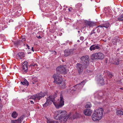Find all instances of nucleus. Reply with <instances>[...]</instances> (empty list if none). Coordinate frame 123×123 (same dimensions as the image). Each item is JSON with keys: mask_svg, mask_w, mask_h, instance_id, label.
Listing matches in <instances>:
<instances>
[{"mask_svg": "<svg viewBox=\"0 0 123 123\" xmlns=\"http://www.w3.org/2000/svg\"><path fill=\"white\" fill-rule=\"evenodd\" d=\"M95 35L96 37H97L98 36L97 34H95Z\"/></svg>", "mask_w": 123, "mask_h": 123, "instance_id": "nucleus-55", "label": "nucleus"}, {"mask_svg": "<svg viewBox=\"0 0 123 123\" xmlns=\"http://www.w3.org/2000/svg\"><path fill=\"white\" fill-rule=\"evenodd\" d=\"M32 83L33 84H37V79L36 78H33L32 79Z\"/></svg>", "mask_w": 123, "mask_h": 123, "instance_id": "nucleus-26", "label": "nucleus"}, {"mask_svg": "<svg viewBox=\"0 0 123 123\" xmlns=\"http://www.w3.org/2000/svg\"><path fill=\"white\" fill-rule=\"evenodd\" d=\"M81 63L84 68H86L89 63V57L87 55L82 56L80 58Z\"/></svg>", "mask_w": 123, "mask_h": 123, "instance_id": "nucleus-3", "label": "nucleus"}, {"mask_svg": "<svg viewBox=\"0 0 123 123\" xmlns=\"http://www.w3.org/2000/svg\"><path fill=\"white\" fill-rule=\"evenodd\" d=\"M35 98H37L38 100H40V97L39 96V93H37L34 95Z\"/></svg>", "mask_w": 123, "mask_h": 123, "instance_id": "nucleus-30", "label": "nucleus"}, {"mask_svg": "<svg viewBox=\"0 0 123 123\" xmlns=\"http://www.w3.org/2000/svg\"><path fill=\"white\" fill-rule=\"evenodd\" d=\"M110 24L108 23H106L105 24H104L101 25L99 26H98L96 28L101 27L103 28V27H105L106 28H107L109 27V26Z\"/></svg>", "mask_w": 123, "mask_h": 123, "instance_id": "nucleus-18", "label": "nucleus"}, {"mask_svg": "<svg viewBox=\"0 0 123 123\" xmlns=\"http://www.w3.org/2000/svg\"><path fill=\"white\" fill-rule=\"evenodd\" d=\"M86 80H84L83 81H82L79 84L77 85L76 86H77V87H78V86H80L82 87L86 82Z\"/></svg>", "mask_w": 123, "mask_h": 123, "instance_id": "nucleus-21", "label": "nucleus"}, {"mask_svg": "<svg viewBox=\"0 0 123 123\" xmlns=\"http://www.w3.org/2000/svg\"><path fill=\"white\" fill-rule=\"evenodd\" d=\"M1 67L3 69H6V67L4 65H1Z\"/></svg>", "mask_w": 123, "mask_h": 123, "instance_id": "nucleus-40", "label": "nucleus"}, {"mask_svg": "<svg viewBox=\"0 0 123 123\" xmlns=\"http://www.w3.org/2000/svg\"><path fill=\"white\" fill-rule=\"evenodd\" d=\"M49 104L48 102H46L43 105V106L44 107H46L49 105Z\"/></svg>", "mask_w": 123, "mask_h": 123, "instance_id": "nucleus-34", "label": "nucleus"}, {"mask_svg": "<svg viewBox=\"0 0 123 123\" xmlns=\"http://www.w3.org/2000/svg\"><path fill=\"white\" fill-rule=\"evenodd\" d=\"M17 58L18 59H22L25 56V54L23 52H19L16 55Z\"/></svg>", "mask_w": 123, "mask_h": 123, "instance_id": "nucleus-14", "label": "nucleus"}, {"mask_svg": "<svg viewBox=\"0 0 123 123\" xmlns=\"http://www.w3.org/2000/svg\"><path fill=\"white\" fill-rule=\"evenodd\" d=\"M77 42H80V41L79 40H78L77 41Z\"/></svg>", "mask_w": 123, "mask_h": 123, "instance_id": "nucleus-56", "label": "nucleus"}, {"mask_svg": "<svg viewBox=\"0 0 123 123\" xmlns=\"http://www.w3.org/2000/svg\"><path fill=\"white\" fill-rule=\"evenodd\" d=\"M98 28V29L97 30V31L99 33V32H100V31L101 29L102 28V27H99Z\"/></svg>", "mask_w": 123, "mask_h": 123, "instance_id": "nucleus-37", "label": "nucleus"}, {"mask_svg": "<svg viewBox=\"0 0 123 123\" xmlns=\"http://www.w3.org/2000/svg\"><path fill=\"white\" fill-rule=\"evenodd\" d=\"M33 47H32V48L31 50L33 51V52H34V50L33 49Z\"/></svg>", "mask_w": 123, "mask_h": 123, "instance_id": "nucleus-50", "label": "nucleus"}, {"mask_svg": "<svg viewBox=\"0 0 123 123\" xmlns=\"http://www.w3.org/2000/svg\"><path fill=\"white\" fill-rule=\"evenodd\" d=\"M102 93V92H100L99 93V96L100 97H101L102 96V95L101 94Z\"/></svg>", "mask_w": 123, "mask_h": 123, "instance_id": "nucleus-45", "label": "nucleus"}, {"mask_svg": "<svg viewBox=\"0 0 123 123\" xmlns=\"http://www.w3.org/2000/svg\"><path fill=\"white\" fill-rule=\"evenodd\" d=\"M26 45L27 46V48L28 49H30V47L28 45V44H26Z\"/></svg>", "mask_w": 123, "mask_h": 123, "instance_id": "nucleus-44", "label": "nucleus"}, {"mask_svg": "<svg viewBox=\"0 0 123 123\" xmlns=\"http://www.w3.org/2000/svg\"><path fill=\"white\" fill-rule=\"evenodd\" d=\"M27 63V61H25L23 63V66L22 67L23 69L26 72H27L28 69L27 65L26 64Z\"/></svg>", "mask_w": 123, "mask_h": 123, "instance_id": "nucleus-15", "label": "nucleus"}, {"mask_svg": "<svg viewBox=\"0 0 123 123\" xmlns=\"http://www.w3.org/2000/svg\"><path fill=\"white\" fill-rule=\"evenodd\" d=\"M76 69L78 71L79 73L82 72L83 68H84V67L82 64L79 63H77L76 65Z\"/></svg>", "mask_w": 123, "mask_h": 123, "instance_id": "nucleus-9", "label": "nucleus"}, {"mask_svg": "<svg viewBox=\"0 0 123 123\" xmlns=\"http://www.w3.org/2000/svg\"><path fill=\"white\" fill-rule=\"evenodd\" d=\"M84 37L81 36V37L80 38V40H81L82 41H83L84 40Z\"/></svg>", "mask_w": 123, "mask_h": 123, "instance_id": "nucleus-41", "label": "nucleus"}, {"mask_svg": "<svg viewBox=\"0 0 123 123\" xmlns=\"http://www.w3.org/2000/svg\"><path fill=\"white\" fill-rule=\"evenodd\" d=\"M104 57V55L102 53L99 52L93 54L91 56V59L94 60L98 58L99 59L102 60Z\"/></svg>", "mask_w": 123, "mask_h": 123, "instance_id": "nucleus-6", "label": "nucleus"}, {"mask_svg": "<svg viewBox=\"0 0 123 123\" xmlns=\"http://www.w3.org/2000/svg\"><path fill=\"white\" fill-rule=\"evenodd\" d=\"M56 97V95H55L49 96V97L47 98V102H48L49 103H51L52 102H53L54 104V103L55 101V98Z\"/></svg>", "mask_w": 123, "mask_h": 123, "instance_id": "nucleus-8", "label": "nucleus"}, {"mask_svg": "<svg viewBox=\"0 0 123 123\" xmlns=\"http://www.w3.org/2000/svg\"><path fill=\"white\" fill-rule=\"evenodd\" d=\"M25 117V116L24 115H22L17 120L12 121L11 123H21Z\"/></svg>", "mask_w": 123, "mask_h": 123, "instance_id": "nucleus-11", "label": "nucleus"}, {"mask_svg": "<svg viewBox=\"0 0 123 123\" xmlns=\"http://www.w3.org/2000/svg\"><path fill=\"white\" fill-rule=\"evenodd\" d=\"M98 84L101 85H102L105 84L104 80L102 76H100L98 78Z\"/></svg>", "mask_w": 123, "mask_h": 123, "instance_id": "nucleus-16", "label": "nucleus"}, {"mask_svg": "<svg viewBox=\"0 0 123 123\" xmlns=\"http://www.w3.org/2000/svg\"><path fill=\"white\" fill-rule=\"evenodd\" d=\"M122 49L121 48H119L117 50L118 51H119V50H120V49Z\"/></svg>", "mask_w": 123, "mask_h": 123, "instance_id": "nucleus-51", "label": "nucleus"}, {"mask_svg": "<svg viewBox=\"0 0 123 123\" xmlns=\"http://www.w3.org/2000/svg\"><path fill=\"white\" fill-rule=\"evenodd\" d=\"M121 62V61L119 59L117 58L115 59L113 63L114 64L118 65Z\"/></svg>", "mask_w": 123, "mask_h": 123, "instance_id": "nucleus-19", "label": "nucleus"}, {"mask_svg": "<svg viewBox=\"0 0 123 123\" xmlns=\"http://www.w3.org/2000/svg\"><path fill=\"white\" fill-rule=\"evenodd\" d=\"M117 114L118 115H123V110H117Z\"/></svg>", "mask_w": 123, "mask_h": 123, "instance_id": "nucleus-25", "label": "nucleus"}, {"mask_svg": "<svg viewBox=\"0 0 123 123\" xmlns=\"http://www.w3.org/2000/svg\"><path fill=\"white\" fill-rule=\"evenodd\" d=\"M122 74H123V69L122 70Z\"/></svg>", "mask_w": 123, "mask_h": 123, "instance_id": "nucleus-53", "label": "nucleus"}, {"mask_svg": "<svg viewBox=\"0 0 123 123\" xmlns=\"http://www.w3.org/2000/svg\"><path fill=\"white\" fill-rule=\"evenodd\" d=\"M22 42H23V41H25V38H22Z\"/></svg>", "mask_w": 123, "mask_h": 123, "instance_id": "nucleus-46", "label": "nucleus"}, {"mask_svg": "<svg viewBox=\"0 0 123 123\" xmlns=\"http://www.w3.org/2000/svg\"><path fill=\"white\" fill-rule=\"evenodd\" d=\"M31 53V52L29 53H28V54H29V53Z\"/></svg>", "mask_w": 123, "mask_h": 123, "instance_id": "nucleus-60", "label": "nucleus"}, {"mask_svg": "<svg viewBox=\"0 0 123 123\" xmlns=\"http://www.w3.org/2000/svg\"><path fill=\"white\" fill-rule=\"evenodd\" d=\"M72 8H68V10L69 11H70V12L71 11V10L70 9H72Z\"/></svg>", "mask_w": 123, "mask_h": 123, "instance_id": "nucleus-49", "label": "nucleus"}, {"mask_svg": "<svg viewBox=\"0 0 123 123\" xmlns=\"http://www.w3.org/2000/svg\"><path fill=\"white\" fill-rule=\"evenodd\" d=\"M76 86V85L75 86H74L73 87H72L71 89H70V91H74L76 90V88L77 86Z\"/></svg>", "mask_w": 123, "mask_h": 123, "instance_id": "nucleus-31", "label": "nucleus"}, {"mask_svg": "<svg viewBox=\"0 0 123 123\" xmlns=\"http://www.w3.org/2000/svg\"><path fill=\"white\" fill-rule=\"evenodd\" d=\"M56 74H60L63 73L65 74L66 73V71L65 68L64 66L61 65L57 67L56 68Z\"/></svg>", "mask_w": 123, "mask_h": 123, "instance_id": "nucleus-7", "label": "nucleus"}, {"mask_svg": "<svg viewBox=\"0 0 123 123\" xmlns=\"http://www.w3.org/2000/svg\"><path fill=\"white\" fill-rule=\"evenodd\" d=\"M103 110L101 108L95 111L92 116L93 120L96 121L101 119L103 116Z\"/></svg>", "mask_w": 123, "mask_h": 123, "instance_id": "nucleus-2", "label": "nucleus"}, {"mask_svg": "<svg viewBox=\"0 0 123 123\" xmlns=\"http://www.w3.org/2000/svg\"><path fill=\"white\" fill-rule=\"evenodd\" d=\"M119 91L120 92H123V90H122L121 91L120 90H119Z\"/></svg>", "mask_w": 123, "mask_h": 123, "instance_id": "nucleus-54", "label": "nucleus"}, {"mask_svg": "<svg viewBox=\"0 0 123 123\" xmlns=\"http://www.w3.org/2000/svg\"><path fill=\"white\" fill-rule=\"evenodd\" d=\"M36 65L37 66V65H35V64H34L33 63L31 65V66H32L34 67Z\"/></svg>", "mask_w": 123, "mask_h": 123, "instance_id": "nucleus-43", "label": "nucleus"}, {"mask_svg": "<svg viewBox=\"0 0 123 123\" xmlns=\"http://www.w3.org/2000/svg\"><path fill=\"white\" fill-rule=\"evenodd\" d=\"M68 50L69 51V52L70 55H71L75 53L76 51V49H74Z\"/></svg>", "mask_w": 123, "mask_h": 123, "instance_id": "nucleus-20", "label": "nucleus"}, {"mask_svg": "<svg viewBox=\"0 0 123 123\" xmlns=\"http://www.w3.org/2000/svg\"><path fill=\"white\" fill-rule=\"evenodd\" d=\"M54 80V82L56 84H60L63 81L62 76L60 74H55L53 75Z\"/></svg>", "mask_w": 123, "mask_h": 123, "instance_id": "nucleus-5", "label": "nucleus"}, {"mask_svg": "<svg viewBox=\"0 0 123 123\" xmlns=\"http://www.w3.org/2000/svg\"><path fill=\"white\" fill-rule=\"evenodd\" d=\"M108 76L109 78H111L113 76V75L111 74L110 73L108 74Z\"/></svg>", "mask_w": 123, "mask_h": 123, "instance_id": "nucleus-36", "label": "nucleus"}, {"mask_svg": "<svg viewBox=\"0 0 123 123\" xmlns=\"http://www.w3.org/2000/svg\"><path fill=\"white\" fill-rule=\"evenodd\" d=\"M63 44H64V45H66V43H63Z\"/></svg>", "mask_w": 123, "mask_h": 123, "instance_id": "nucleus-58", "label": "nucleus"}, {"mask_svg": "<svg viewBox=\"0 0 123 123\" xmlns=\"http://www.w3.org/2000/svg\"><path fill=\"white\" fill-rule=\"evenodd\" d=\"M30 102H31V104H34V102H33V101H32V100L30 101Z\"/></svg>", "mask_w": 123, "mask_h": 123, "instance_id": "nucleus-48", "label": "nucleus"}, {"mask_svg": "<svg viewBox=\"0 0 123 123\" xmlns=\"http://www.w3.org/2000/svg\"><path fill=\"white\" fill-rule=\"evenodd\" d=\"M92 111L89 109H86L84 110V113L85 115L88 116H91L92 113Z\"/></svg>", "mask_w": 123, "mask_h": 123, "instance_id": "nucleus-13", "label": "nucleus"}, {"mask_svg": "<svg viewBox=\"0 0 123 123\" xmlns=\"http://www.w3.org/2000/svg\"><path fill=\"white\" fill-rule=\"evenodd\" d=\"M47 122L48 123H54L53 121H52L50 119H47Z\"/></svg>", "mask_w": 123, "mask_h": 123, "instance_id": "nucleus-35", "label": "nucleus"}, {"mask_svg": "<svg viewBox=\"0 0 123 123\" xmlns=\"http://www.w3.org/2000/svg\"><path fill=\"white\" fill-rule=\"evenodd\" d=\"M64 53L65 56H67L70 55L68 50H65L64 51Z\"/></svg>", "mask_w": 123, "mask_h": 123, "instance_id": "nucleus-28", "label": "nucleus"}, {"mask_svg": "<svg viewBox=\"0 0 123 123\" xmlns=\"http://www.w3.org/2000/svg\"><path fill=\"white\" fill-rule=\"evenodd\" d=\"M39 96L40 97V98L42 97H44L47 94V93L46 92H40L39 93Z\"/></svg>", "mask_w": 123, "mask_h": 123, "instance_id": "nucleus-22", "label": "nucleus"}, {"mask_svg": "<svg viewBox=\"0 0 123 123\" xmlns=\"http://www.w3.org/2000/svg\"><path fill=\"white\" fill-rule=\"evenodd\" d=\"M21 83L24 85H25L28 86L29 85V83L27 80L25 79L23 82H21Z\"/></svg>", "mask_w": 123, "mask_h": 123, "instance_id": "nucleus-24", "label": "nucleus"}, {"mask_svg": "<svg viewBox=\"0 0 123 123\" xmlns=\"http://www.w3.org/2000/svg\"><path fill=\"white\" fill-rule=\"evenodd\" d=\"M78 32H80V31H78Z\"/></svg>", "mask_w": 123, "mask_h": 123, "instance_id": "nucleus-59", "label": "nucleus"}, {"mask_svg": "<svg viewBox=\"0 0 123 123\" xmlns=\"http://www.w3.org/2000/svg\"><path fill=\"white\" fill-rule=\"evenodd\" d=\"M35 98V97L34 96V95L33 96H32L31 97L30 99H33L34 100H35V99H36V98Z\"/></svg>", "mask_w": 123, "mask_h": 123, "instance_id": "nucleus-39", "label": "nucleus"}, {"mask_svg": "<svg viewBox=\"0 0 123 123\" xmlns=\"http://www.w3.org/2000/svg\"><path fill=\"white\" fill-rule=\"evenodd\" d=\"M37 37L38 38L40 39L41 38V37H40V36H39L38 37L37 36Z\"/></svg>", "mask_w": 123, "mask_h": 123, "instance_id": "nucleus-47", "label": "nucleus"}, {"mask_svg": "<svg viewBox=\"0 0 123 123\" xmlns=\"http://www.w3.org/2000/svg\"><path fill=\"white\" fill-rule=\"evenodd\" d=\"M60 88L62 89H65L66 87V84L65 82H62V83L60 84H58Z\"/></svg>", "mask_w": 123, "mask_h": 123, "instance_id": "nucleus-17", "label": "nucleus"}, {"mask_svg": "<svg viewBox=\"0 0 123 123\" xmlns=\"http://www.w3.org/2000/svg\"><path fill=\"white\" fill-rule=\"evenodd\" d=\"M94 30H93L91 32V33H90V35H91L93 33H95V32H94Z\"/></svg>", "mask_w": 123, "mask_h": 123, "instance_id": "nucleus-42", "label": "nucleus"}, {"mask_svg": "<svg viewBox=\"0 0 123 123\" xmlns=\"http://www.w3.org/2000/svg\"><path fill=\"white\" fill-rule=\"evenodd\" d=\"M67 112L66 111L59 110L57 111L55 115V117L57 120H59L62 123H63L66 122L69 116L67 115Z\"/></svg>", "mask_w": 123, "mask_h": 123, "instance_id": "nucleus-1", "label": "nucleus"}, {"mask_svg": "<svg viewBox=\"0 0 123 123\" xmlns=\"http://www.w3.org/2000/svg\"><path fill=\"white\" fill-rule=\"evenodd\" d=\"M82 5L81 3H79L76 5V7L77 8H79Z\"/></svg>", "mask_w": 123, "mask_h": 123, "instance_id": "nucleus-33", "label": "nucleus"}, {"mask_svg": "<svg viewBox=\"0 0 123 123\" xmlns=\"http://www.w3.org/2000/svg\"><path fill=\"white\" fill-rule=\"evenodd\" d=\"M84 24L88 25L90 27L94 26L95 25L94 22L87 20H85L84 21Z\"/></svg>", "mask_w": 123, "mask_h": 123, "instance_id": "nucleus-12", "label": "nucleus"}, {"mask_svg": "<svg viewBox=\"0 0 123 123\" xmlns=\"http://www.w3.org/2000/svg\"><path fill=\"white\" fill-rule=\"evenodd\" d=\"M1 100V99H0V100Z\"/></svg>", "mask_w": 123, "mask_h": 123, "instance_id": "nucleus-61", "label": "nucleus"}, {"mask_svg": "<svg viewBox=\"0 0 123 123\" xmlns=\"http://www.w3.org/2000/svg\"><path fill=\"white\" fill-rule=\"evenodd\" d=\"M119 89L123 90V87L121 88L120 89Z\"/></svg>", "mask_w": 123, "mask_h": 123, "instance_id": "nucleus-52", "label": "nucleus"}, {"mask_svg": "<svg viewBox=\"0 0 123 123\" xmlns=\"http://www.w3.org/2000/svg\"><path fill=\"white\" fill-rule=\"evenodd\" d=\"M52 54H53V55H55L56 54V52L55 51H51Z\"/></svg>", "mask_w": 123, "mask_h": 123, "instance_id": "nucleus-38", "label": "nucleus"}, {"mask_svg": "<svg viewBox=\"0 0 123 123\" xmlns=\"http://www.w3.org/2000/svg\"><path fill=\"white\" fill-rule=\"evenodd\" d=\"M18 116V114L16 111L13 112L12 114V117L13 118H16Z\"/></svg>", "mask_w": 123, "mask_h": 123, "instance_id": "nucleus-23", "label": "nucleus"}, {"mask_svg": "<svg viewBox=\"0 0 123 123\" xmlns=\"http://www.w3.org/2000/svg\"><path fill=\"white\" fill-rule=\"evenodd\" d=\"M117 19L119 21H123V14L121 15L118 17Z\"/></svg>", "mask_w": 123, "mask_h": 123, "instance_id": "nucleus-27", "label": "nucleus"}, {"mask_svg": "<svg viewBox=\"0 0 123 123\" xmlns=\"http://www.w3.org/2000/svg\"><path fill=\"white\" fill-rule=\"evenodd\" d=\"M57 109L61 108L64 105L63 96L61 94L60 95V99L59 101H56L54 103V104Z\"/></svg>", "mask_w": 123, "mask_h": 123, "instance_id": "nucleus-4", "label": "nucleus"}, {"mask_svg": "<svg viewBox=\"0 0 123 123\" xmlns=\"http://www.w3.org/2000/svg\"><path fill=\"white\" fill-rule=\"evenodd\" d=\"M21 42L22 43V40H19L17 42H15V45H18L19 44H20Z\"/></svg>", "mask_w": 123, "mask_h": 123, "instance_id": "nucleus-32", "label": "nucleus"}, {"mask_svg": "<svg viewBox=\"0 0 123 123\" xmlns=\"http://www.w3.org/2000/svg\"><path fill=\"white\" fill-rule=\"evenodd\" d=\"M100 49V47L98 45L94 44L92 45L90 47L89 49L91 51L96 50H99Z\"/></svg>", "mask_w": 123, "mask_h": 123, "instance_id": "nucleus-10", "label": "nucleus"}, {"mask_svg": "<svg viewBox=\"0 0 123 123\" xmlns=\"http://www.w3.org/2000/svg\"><path fill=\"white\" fill-rule=\"evenodd\" d=\"M123 51H122L121 50L120 51V52H123Z\"/></svg>", "mask_w": 123, "mask_h": 123, "instance_id": "nucleus-57", "label": "nucleus"}, {"mask_svg": "<svg viewBox=\"0 0 123 123\" xmlns=\"http://www.w3.org/2000/svg\"><path fill=\"white\" fill-rule=\"evenodd\" d=\"M92 106V105L90 102L87 103L85 106L86 108H90Z\"/></svg>", "mask_w": 123, "mask_h": 123, "instance_id": "nucleus-29", "label": "nucleus"}]
</instances>
